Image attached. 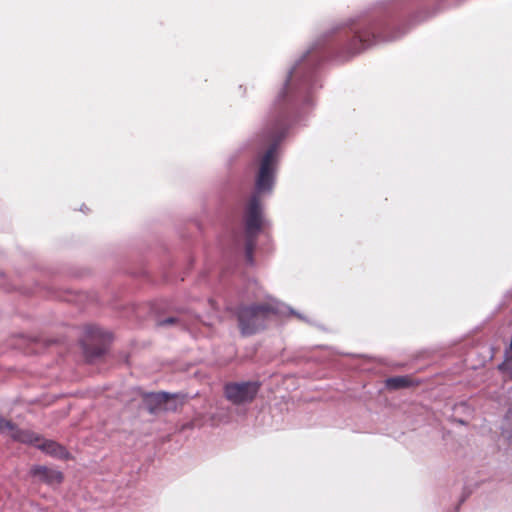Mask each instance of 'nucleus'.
Listing matches in <instances>:
<instances>
[{
    "instance_id": "nucleus-10",
    "label": "nucleus",
    "mask_w": 512,
    "mask_h": 512,
    "mask_svg": "<svg viewBox=\"0 0 512 512\" xmlns=\"http://www.w3.org/2000/svg\"><path fill=\"white\" fill-rule=\"evenodd\" d=\"M170 397L167 393H155L149 396V400L155 403V407L151 408L150 411L153 412L155 409H167L166 404L168 403Z\"/></svg>"
},
{
    "instance_id": "nucleus-9",
    "label": "nucleus",
    "mask_w": 512,
    "mask_h": 512,
    "mask_svg": "<svg viewBox=\"0 0 512 512\" xmlns=\"http://www.w3.org/2000/svg\"><path fill=\"white\" fill-rule=\"evenodd\" d=\"M418 385L410 376H394L385 380L386 388L390 390H398Z\"/></svg>"
},
{
    "instance_id": "nucleus-4",
    "label": "nucleus",
    "mask_w": 512,
    "mask_h": 512,
    "mask_svg": "<svg viewBox=\"0 0 512 512\" xmlns=\"http://www.w3.org/2000/svg\"><path fill=\"white\" fill-rule=\"evenodd\" d=\"M376 42L375 27L369 25L355 32L345 49L347 54L355 55L371 47Z\"/></svg>"
},
{
    "instance_id": "nucleus-2",
    "label": "nucleus",
    "mask_w": 512,
    "mask_h": 512,
    "mask_svg": "<svg viewBox=\"0 0 512 512\" xmlns=\"http://www.w3.org/2000/svg\"><path fill=\"white\" fill-rule=\"evenodd\" d=\"M277 313L273 304L260 303L243 306L238 310L239 328L243 335H252L265 327L266 321Z\"/></svg>"
},
{
    "instance_id": "nucleus-8",
    "label": "nucleus",
    "mask_w": 512,
    "mask_h": 512,
    "mask_svg": "<svg viewBox=\"0 0 512 512\" xmlns=\"http://www.w3.org/2000/svg\"><path fill=\"white\" fill-rule=\"evenodd\" d=\"M0 432L6 433L19 442H32L37 440L35 433L29 430L18 429L12 422L0 416Z\"/></svg>"
},
{
    "instance_id": "nucleus-5",
    "label": "nucleus",
    "mask_w": 512,
    "mask_h": 512,
    "mask_svg": "<svg viewBox=\"0 0 512 512\" xmlns=\"http://www.w3.org/2000/svg\"><path fill=\"white\" fill-rule=\"evenodd\" d=\"M37 440H33L32 442H25L26 444H33L38 449L46 453L47 455L61 459V460H70L72 459L71 454L67 451V449L61 444L53 441L44 439L40 435L35 433Z\"/></svg>"
},
{
    "instance_id": "nucleus-11",
    "label": "nucleus",
    "mask_w": 512,
    "mask_h": 512,
    "mask_svg": "<svg viewBox=\"0 0 512 512\" xmlns=\"http://www.w3.org/2000/svg\"><path fill=\"white\" fill-rule=\"evenodd\" d=\"M175 321H176L175 318L169 317V318L163 320L160 324L161 325H168V324H173Z\"/></svg>"
},
{
    "instance_id": "nucleus-3",
    "label": "nucleus",
    "mask_w": 512,
    "mask_h": 512,
    "mask_svg": "<svg viewBox=\"0 0 512 512\" xmlns=\"http://www.w3.org/2000/svg\"><path fill=\"white\" fill-rule=\"evenodd\" d=\"M261 384L258 381L230 382L224 387L226 398L236 405L252 402Z\"/></svg>"
},
{
    "instance_id": "nucleus-1",
    "label": "nucleus",
    "mask_w": 512,
    "mask_h": 512,
    "mask_svg": "<svg viewBox=\"0 0 512 512\" xmlns=\"http://www.w3.org/2000/svg\"><path fill=\"white\" fill-rule=\"evenodd\" d=\"M287 128V119L283 116L267 127L266 138L271 145L261 157L255 183L256 193L250 197L244 213L245 255L250 264L253 263L256 240L263 226L262 207L258 194L271 191L273 187L277 164V145L284 137Z\"/></svg>"
},
{
    "instance_id": "nucleus-6",
    "label": "nucleus",
    "mask_w": 512,
    "mask_h": 512,
    "mask_svg": "<svg viewBox=\"0 0 512 512\" xmlns=\"http://www.w3.org/2000/svg\"><path fill=\"white\" fill-rule=\"evenodd\" d=\"M29 474L39 482L47 485L60 484L64 479V475L61 471L45 465H34L31 467Z\"/></svg>"
},
{
    "instance_id": "nucleus-7",
    "label": "nucleus",
    "mask_w": 512,
    "mask_h": 512,
    "mask_svg": "<svg viewBox=\"0 0 512 512\" xmlns=\"http://www.w3.org/2000/svg\"><path fill=\"white\" fill-rule=\"evenodd\" d=\"M86 333L87 337L91 341L95 340L99 341L100 343H97L94 347H91L90 344H88L87 342H83V349L85 355L89 358L101 356L105 351L103 342L106 337L104 333L97 327H88Z\"/></svg>"
}]
</instances>
